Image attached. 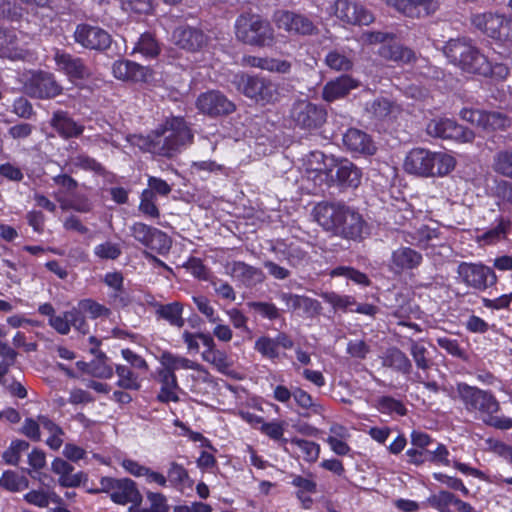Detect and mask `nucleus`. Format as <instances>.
Segmentation results:
<instances>
[{"instance_id":"60","label":"nucleus","mask_w":512,"mask_h":512,"mask_svg":"<svg viewBox=\"0 0 512 512\" xmlns=\"http://www.w3.org/2000/svg\"><path fill=\"white\" fill-rule=\"evenodd\" d=\"M432 476L434 480L445 485L450 490L459 491L464 497H468L470 495V490L465 486L462 479L449 476L442 472H435Z\"/></svg>"},{"instance_id":"47","label":"nucleus","mask_w":512,"mask_h":512,"mask_svg":"<svg viewBox=\"0 0 512 512\" xmlns=\"http://www.w3.org/2000/svg\"><path fill=\"white\" fill-rule=\"evenodd\" d=\"M329 275L331 277H346L357 285L368 287L371 284V280L367 274L351 266H337L333 268Z\"/></svg>"},{"instance_id":"7","label":"nucleus","mask_w":512,"mask_h":512,"mask_svg":"<svg viewBox=\"0 0 512 512\" xmlns=\"http://www.w3.org/2000/svg\"><path fill=\"white\" fill-rule=\"evenodd\" d=\"M404 168L406 172L418 176H444L455 168V160L445 153L414 148L407 154Z\"/></svg>"},{"instance_id":"26","label":"nucleus","mask_w":512,"mask_h":512,"mask_svg":"<svg viewBox=\"0 0 512 512\" xmlns=\"http://www.w3.org/2000/svg\"><path fill=\"white\" fill-rule=\"evenodd\" d=\"M334 13L342 22L351 25H368L373 21V15L366 8L349 0H336Z\"/></svg>"},{"instance_id":"4","label":"nucleus","mask_w":512,"mask_h":512,"mask_svg":"<svg viewBox=\"0 0 512 512\" xmlns=\"http://www.w3.org/2000/svg\"><path fill=\"white\" fill-rule=\"evenodd\" d=\"M411 447L405 452V461L409 465L422 467L426 464L450 466V452L447 446L437 442L431 435L420 430L410 433Z\"/></svg>"},{"instance_id":"38","label":"nucleus","mask_w":512,"mask_h":512,"mask_svg":"<svg viewBox=\"0 0 512 512\" xmlns=\"http://www.w3.org/2000/svg\"><path fill=\"white\" fill-rule=\"evenodd\" d=\"M379 54L384 59L397 64H408L415 60V53L412 49L396 43L382 45Z\"/></svg>"},{"instance_id":"64","label":"nucleus","mask_w":512,"mask_h":512,"mask_svg":"<svg viewBox=\"0 0 512 512\" xmlns=\"http://www.w3.org/2000/svg\"><path fill=\"white\" fill-rule=\"evenodd\" d=\"M183 267L200 281H207L209 279V269L201 258L190 256L183 264Z\"/></svg>"},{"instance_id":"59","label":"nucleus","mask_w":512,"mask_h":512,"mask_svg":"<svg viewBox=\"0 0 512 512\" xmlns=\"http://www.w3.org/2000/svg\"><path fill=\"white\" fill-rule=\"evenodd\" d=\"M247 305L263 319L274 321L280 318L279 308L272 302L252 301Z\"/></svg>"},{"instance_id":"36","label":"nucleus","mask_w":512,"mask_h":512,"mask_svg":"<svg viewBox=\"0 0 512 512\" xmlns=\"http://www.w3.org/2000/svg\"><path fill=\"white\" fill-rule=\"evenodd\" d=\"M460 117L471 124H480L485 120V122L493 128H504L507 122V118L499 112H489L483 115L479 110L472 108L461 109Z\"/></svg>"},{"instance_id":"49","label":"nucleus","mask_w":512,"mask_h":512,"mask_svg":"<svg viewBox=\"0 0 512 512\" xmlns=\"http://www.w3.org/2000/svg\"><path fill=\"white\" fill-rule=\"evenodd\" d=\"M290 443L298 448L304 461L314 463L319 458L321 448L318 443L299 437L291 438Z\"/></svg>"},{"instance_id":"33","label":"nucleus","mask_w":512,"mask_h":512,"mask_svg":"<svg viewBox=\"0 0 512 512\" xmlns=\"http://www.w3.org/2000/svg\"><path fill=\"white\" fill-rule=\"evenodd\" d=\"M166 476L168 487L177 491L183 492L194 486V480L190 476L188 469L176 461L169 462Z\"/></svg>"},{"instance_id":"44","label":"nucleus","mask_w":512,"mask_h":512,"mask_svg":"<svg viewBox=\"0 0 512 512\" xmlns=\"http://www.w3.org/2000/svg\"><path fill=\"white\" fill-rule=\"evenodd\" d=\"M492 168L497 174L512 179V147L496 152Z\"/></svg>"},{"instance_id":"31","label":"nucleus","mask_w":512,"mask_h":512,"mask_svg":"<svg viewBox=\"0 0 512 512\" xmlns=\"http://www.w3.org/2000/svg\"><path fill=\"white\" fill-rule=\"evenodd\" d=\"M382 365L402 375H410L413 370L412 362L398 347L387 348L381 356Z\"/></svg>"},{"instance_id":"22","label":"nucleus","mask_w":512,"mask_h":512,"mask_svg":"<svg viewBox=\"0 0 512 512\" xmlns=\"http://www.w3.org/2000/svg\"><path fill=\"white\" fill-rule=\"evenodd\" d=\"M427 504L438 512H481L452 491L439 490L427 498Z\"/></svg>"},{"instance_id":"53","label":"nucleus","mask_w":512,"mask_h":512,"mask_svg":"<svg viewBox=\"0 0 512 512\" xmlns=\"http://www.w3.org/2000/svg\"><path fill=\"white\" fill-rule=\"evenodd\" d=\"M182 340L185 343L187 350L190 353H198L199 352V341L202 342L204 347L211 346L213 343V336L209 333L196 332L192 333L185 330L182 333Z\"/></svg>"},{"instance_id":"37","label":"nucleus","mask_w":512,"mask_h":512,"mask_svg":"<svg viewBox=\"0 0 512 512\" xmlns=\"http://www.w3.org/2000/svg\"><path fill=\"white\" fill-rule=\"evenodd\" d=\"M202 358L222 374H228L233 365V361L227 352L225 350L218 349L214 340L212 345L207 346L202 352Z\"/></svg>"},{"instance_id":"50","label":"nucleus","mask_w":512,"mask_h":512,"mask_svg":"<svg viewBox=\"0 0 512 512\" xmlns=\"http://www.w3.org/2000/svg\"><path fill=\"white\" fill-rule=\"evenodd\" d=\"M377 409L382 414L405 416L408 412L405 404L392 396H381L377 399Z\"/></svg>"},{"instance_id":"42","label":"nucleus","mask_w":512,"mask_h":512,"mask_svg":"<svg viewBox=\"0 0 512 512\" xmlns=\"http://www.w3.org/2000/svg\"><path fill=\"white\" fill-rule=\"evenodd\" d=\"M134 51L140 53L146 59H155L161 53V46L153 33L144 32L140 35Z\"/></svg>"},{"instance_id":"8","label":"nucleus","mask_w":512,"mask_h":512,"mask_svg":"<svg viewBox=\"0 0 512 512\" xmlns=\"http://www.w3.org/2000/svg\"><path fill=\"white\" fill-rule=\"evenodd\" d=\"M444 54L450 63L463 72L480 75L487 70L488 57L466 37L450 39L444 46Z\"/></svg>"},{"instance_id":"35","label":"nucleus","mask_w":512,"mask_h":512,"mask_svg":"<svg viewBox=\"0 0 512 512\" xmlns=\"http://www.w3.org/2000/svg\"><path fill=\"white\" fill-rule=\"evenodd\" d=\"M155 314L158 319H163L167 321L171 326L182 328L185 324V319L183 318V310L184 307L182 303L178 301H174L167 304H162L156 302L154 304Z\"/></svg>"},{"instance_id":"5","label":"nucleus","mask_w":512,"mask_h":512,"mask_svg":"<svg viewBox=\"0 0 512 512\" xmlns=\"http://www.w3.org/2000/svg\"><path fill=\"white\" fill-rule=\"evenodd\" d=\"M235 36L241 43L257 47H272L276 43L275 29L271 21L261 14L242 12L234 24Z\"/></svg>"},{"instance_id":"19","label":"nucleus","mask_w":512,"mask_h":512,"mask_svg":"<svg viewBox=\"0 0 512 512\" xmlns=\"http://www.w3.org/2000/svg\"><path fill=\"white\" fill-rule=\"evenodd\" d=\"M73 36L77 44L89 50L105 51L112 43V37L105 29L88 23L78 24Z\"/></svg>"},{"instance_id":"54","label":"nucleus","mask_w":512,"mask_h":512,"mask_svg":"<svg viewBox=\"0 0 512 512\" xmlns=\"http://www.w3.org/2000/svg\"><path fill=\"white\" fill-rule=\"evenodd\" d=\"M138 210L146 217L159 218L160 210L157 206V197L153 195L152 190H143L140 195Z\"/></svg>"},{"instance_id":"62","label":"nucleus","mask_w":512,"mask_h":512,"mask_svg":"<svg viewBox=\"0 0 512 512\" xmlns=\"http://www.w3.org/2000/svg\"><path fill=\"white\" fill-rule=\"evenodd\" d=\"M511 226V222L508 219H504L503 217H499L497 219V225L483 233L482 239L488 243H494L498 240H500L502 237H506L509 233Z\"/></svg>"},{"instance_id":"1","label":"nucleus","mask_w":512,"mask_h":512,"mask_svg":"<svg viewBox=\"0 0 512 512\" xmlns=\"http://www.w3.org/2000/svg\"><path fill=\"white\" fill-rule=\"evenodd\" d=\"M313 211L318 224L335 236L361 241L370 234L369 225L363 216L343 203L320 202Z\"/></svg>"},{"instance_id":"51","label":"nucleus","mask_w":512,"mask_h":512,"mask_svg":"<svg viewBox=\"0 0 512 512\" xmlns=\"http://www.w3.org/2000/svg\"><path fill=\"white\" fill-rule=\"evenodd\" d=\"M89 373L100 379H110L113 376V367L108 363V358L104 352L99 351L96 358L89 364Z\"/></svg>"},{"instance_id":"48","label":"nucleus","mask_w":512,"mask_h":512,"mask_svg":"<svg viewBox=\"0 0 512 512\" xmlns=\"http://www.w3.org/2000/svg\"><path fill=\"white\" fill-rule=\"evenodd\" d=\"M28 486V479L12 470L4 471L0 477V487L9 492H18L27 489Z\"/></svg>"},{"instance_id":"6","label":"nucleus","mask_w":512,"mask_h":512,"mask_svg":"<svg viewBox=\"0 0 512 512\" xmlns=\"http://www.w3.org/2000/svg\"><path fill=\"white\" fill-rule=\"evenodd\" d=\"M159 362L161 368H158L157 380L161 384L160 391L157 395V400L161 403L178 402L179 396L177 390L180 389L176 371L180 369L184 370H196L199 364L196 362L170 351H163L160 355Z\"/></svg>"},{"instance_id":"15","label":"nucleus","mask_w":512,"mask_h":512,"mask_svg":"<svg viewBox=\"0 0 512 512\" xmlns=\"http://www.w3.org/2000/svg\"><path fill=\"white\" fill-rule=\"evenodd\" d=\"M195 106L200 114L217 119L236 111V104L219 90H209L198 95Z\"/></svg>"},{"instance_id":"57","label":"nucleus","mask_w":512,"mask_h":512,"mask_svg":"<svg viewBox=\"0 0 512 512\" xmlns=\"http://www.w3.org/2000/svg\"><path fill=\"white\" fill-rule=\"evenodd\" d=\"M285 422L280 420H274L271 422H265L259 427V431L265 436L269 437L274 441H279L281 445H286L288 442L287 438H284Z\"/></svg>"},{"instance_id":"16","label":"nucleus","mask_w":512,"mask_h":512,"mask_svg":"<svg viewBox=\"0 0 512 512\" xmlns=\"http://www.w3.org/2000/svg\"><path fill=\"white\" fill-rule=\"evenodd\" d=\"M131 235L136 241L146 248L164 255L169 252L172 240L164 231L147 225L143 222H135L130 227Z\"/></svg>"},{"instance_id":"27","label":"nucleus","mask_w":512,"mask_h":512,"mask_svg":"<svg viewBox=\"0 0 512 512\" xmlns=\"http://www.w3.org/2000/svg\"><path fill=\"white\" fill-rule=\"evenodd\" d=\"M342 141L345 148L353 154L371 156L377 150L372 137L357 128L347 129L343 134Z\"/></svg>"},{"instance_id":"55","label":"nucleus","mask_w":512,"mask_h":512,"mask_svg":"<svg viewBox=\"0 0 512 512\" xmlns=\"http://www.w3.org/2000/svg\"><path fill=\"white\" fill-rule=\"evenodd\" d=\"M30 444L21 439L12 440L9 447L3 452L2 458L6 464L18 465L21 454L27 451Z\"/></svg>"},{"instance_id":"58","label":"nucleus","mask_w":512,"mask_h":512,"mask_svg":"<svg viewBox=\"0 0 512 512\" xmlns=\"http://www.w3.org/2000/svg\"><path fill=\"white\" fill-rule=\"evenodd\" d=\"M78 306L82 311L88 314L91 319L109 317L111 314V310L108 307L91 298L80 300Z\"/></svg>"},{"instance_id":"41","label":"nucleus","mask_w":512,"mask_h":512,"mask_svg":"<svg viewBox=\"0 0 512 512\" xmlns=\"http://www.w3.org/2000/svg\"><path fill=\"white\" fill-rule=\"evenodd\" d=\"M115 373L118 377L116 385L123 390L138 391L141 388L139 375L127 365L117 364Z\"/></svg>"},{"instance_id":"43","label":"nucleus","mask_w":512,"mask_h":512,"mask_svg":"<svg viewBox=\"0 0 512 512\" xmlns=\"http://www.w3.org/2000/svg\"><path fill=\"white\" fill-rule=\"evenodd\" d=\"M325 64L334 71L348 72L353 68V60L338 49L330 50L324 59Z\"/></svg>"},{"instance_id":"28","label":"nucleus","mask_w":512,"mask_h":512,"mask_svg":"<svg viewBox=\"0 0 512 512\" xmlns=\"http://www.w3.org/2000/svg\"><path fill=\"white\" fill-rule=\"evenodd\" d=\"M359 87V81L348 74H342L328 81L322 89V99L328 103L346 97Z\"/></svg>"},{"instance_id":"10","label":"nucleus","mask_w":512,"mask_h":512,"mask_svg":"<svg viewBox=\"0 0 512 512\" xmlns=\"http://www.w3.org/2000/svg\"><path fill=\"white\" fill-rule=\"evenodd\" d=\"M328 112L325 105L308 99L296 100L289 111V118L295 127L313 133L326 123Z\"/></svg>"},{"instance_id":"21","label":"nucleus","mask_w":512,"mask_h":512,"mask_svg":"<svg viewBox=\"0 0 512 512\" xmlns=\"http://www.w3.org/2000/svg\"><path fill=\"white\" fill-rule=\"evenodd\" d=\"M54 61L57 71L63 73L73 83L86 80L91 76L90 69L81 57L72 55L64 50H56Z\"/></svg>"},{"instance_id":"17","label":"nucleus","mask_w":512,"mask_h":512,"mask_svg":"<svg viewBox=\"0 0 512 512\" xmlns=\"http://www.w3.org/2000/svg\"><path fill=\"white\" fill-rule=\"evenodd\" d=\"M114 78L122 82L149 85L154 81L155 72L149 66L141 65L129 59H118L112 64Z\"/></svg>"},{"instance_id":"39","label":"nucleus","mask_w":512,"mask_h":512,"mask_svg":"<svg viewBox=\"0 0 512 512\" xmlns=\"http://www.w3.org/2000/svg\"><path fill=\"white\" fill-rule=\"evenodd\" d=\"M146 504L130 505L128 512H169V505L167 498L160 492H146Z\"/></svg>"},{"instance_id":"32","label":"nucleus","mask_w":512,"mask_h":512,"mask_svg":"<svg viewBox=\"0 0 512 512\" xmlns=\"http://www.w3.org/2000/svg\"><path fill=\"white\" fill-rule=\"evenodd\" d=\"M51 469L59 476L58 481L62 487H78L82 480L87 478V475L82 471L73 474L74 467L60 457H56L52 461Z\"/></svg>"},{"instance_id":"61","label":"nucleus","mask_w":512,"mask_h":512,"mask_svg":"<svg viewBox=\"0 0 512 512\" xmlns=\"http://www.w3.org/2000/svg\"><path fill=\"white\" fill-rule=\"evenodd\" d=\"M293 399L296 405L304 410H312L315 414L323 410L322 405L314 403L312 396L300 387L293 389Z\"/></svg>"},{"instance_id":"12","label":"nucleus","mask_w":512,"mask_h":512,"mask_svg":"<svg viewBox=\"0 0 512 512\" xmlns=\"http://www.w3.org/2000/svg\"><path fill=\"white\" fill-rule=\"evenodd\" d=\"M96 493H107L111 501L118 505L142 504L143 496L138 489L137 483L130 478H114L103 476L100 479V488Z\"/></svg>"},{"instance_id":"14","label":"nucleus","mask_w":512,"mask_h":512,"mask_svg":"<svg viewBox=\"0 0 512 512\" xmlns=\"http://www.w3.org/2000/svg\"><path fill=\"white\" fill-rule=\"evenodd\" d=\"M279 30L291 36H312L318 33L316 24L306 15L291 10H276L272 16Z\"/></svg>"},{"instance_id":"2","label":"nucleus","mask_w":512,"mask_h":512,"mask_svg":"<svg viewBox=\"0 0 512 512\" xmlns=\"http://www.w3.org/2000/svg\"><path fill=\"white\" fill-rule=\"evenodd\" d=\"M143 149L153 155L172 158L181 148L192 143L194 135L183 117H171L147 136H140Z\"/></svg>"},{"instance_id":"11","label":"nucleus","mask_w":512,"mask_h":512,"mask_svg":"<svg viewBox=\"0 0 512 512\" xmlns=\"http://www.w3.org/2000/svg\"><path fill=\"white\" fill-rule=\"evenodd\" d=\"M238 88L244 96L260 105L274 104L280 97L279 84L259 74L241 75Z\"/></svg>"},{"instance_id":"40","label":"nucleus","mask_w":512,"mask_h":512,"mask_svg":"<svg viewBox=\"0 0 512 512\" xmlns=\"http://www.w3.org/2000/svg\"><path fill=\"white\" fill-rule=\"evenodd\" d=\"M38 421L44 430H46L50 436L46 440L48 447L54 451H57L63 445L64 430L61 426L55 423L48 415H38Z\"/></svg>"},{"instance_id":"30","label":"nucleus","mask_w":512,"mask_h":512,"mask_svg":"<svg viewBox=\"0 0 512 512\" xmlns=\"http://www.w3.org/2000/svg\"><path fill=\"white\" fill-rule=\"evenodd\" d=\"M50 125L56 130L61 138H76L84 132V126L77 123L68 112L58 110L53 113Z\"/></svg>"},{"instance_id":"25","label":"nucleus","mask_w":512,"mask_h":512,"mask_svg":"<svg viewBox=\"0 0 512 512\" xmlns=\"http://www.w3.org/2000/svg\"><path fill=\"white\" fill-rule=\"evenodd\" d=\"M290 350L294 347L293 339L285 332H279L274 338L263 335L256 339L254 349L265 359L275 361L280 357L279 348Z\"/></svg>"},{"instance_id":"9","label":"nucleus","mask_w":512,"mask_h":512,"mask_svg":"<svg viewBox=\"0 0 512 512\" xmlns=\"http://www.w3.org/2000/svg\"><path fill=\"white\" fill-rule=\"evenodd\" d=\"M470 21L477 31L495 42H512V17L496 12H483L473 14Z\"/></svg>"},{"instance_id":"24","label":"nucleus","mask_w":512,"mask_h":512,"mask_svg":"<svg viewBox=\"0 0 512 512\" xmlns=\"http://www.w3.org/2000/svg\"><path fill=\"white\" fill-rule=\"evenodd\" d=\"M172 38L175 45L190 52L201 50L207 42L202 29L188 24L177 26L172 32Z\"/></svg>"},{"instance_id":"46","label":"nucleus","mask_w":512,"mask_h":512,"mask_svg":"<svg viewBox=\"0 0 512 512\" xmlns=\"http://www.w3.org/2000/svg\"><path fill=\"white\" fill-rule=\"evenodd\" d=\"M321 298L324 302L332 306L335 311L347 312L353 311L352 306L356 305V299L351 295H341L334 291L323 292Z\"/></svg>"},{"instance_id":"34","label":"nucleus","mask_w":512,"mask_h":512,"mask_svg":"<svg viewBox=\"0 0 512 512\" xmlns=\"http://www.w3.org/2000/svg\"><path fill=\"white\" fill-rule=\"evenodd\" d=\"M290 483L296 488L295 495L302 508L310 509L313 505L311 495L317 492V483L312 478H306L302 475H292Z\"/></svg>"},{"instance_id":"45","label":"nucleus","mask_w":512,"mask_h":512,"mask_svg":"<svg viewBox=\"0 0 512 512\" xmlns=\"http://www.w3.org/2000/svg\"><path fill=\"white\" fill-rule=\"evenodd\" d=\"M18 38L15 30L0 27V52L3 57L16 58Z\"/></svg>"},{"instance_id":"52","label":"nucleus","mask_w":512,"mask_h":512,"mask_svg":"<svg viewBox=\"0 0 512 512\" xmlns=\"http://www.w3.org/2000/svg\"><path fill=\"white\" fill-rule=\"evenodd\" d=\"M410 354L418 369L417 372L426 373L432 367L433 363L427 357L428 350L424 345L413 340L410 345Z\"/></svg>"},{"instance_id":"3","label":"nucleus","mask_w":512,"mask_h":512,"mask_svg":"<svg viewBox=\"0 0 512 512\" xmlns=\"http://www.w3.org/2000/svg\"><path fill=\"white\" fill-rule=\"evenodd\" d=\"M456 391L466 412L480 419L485 425L500 430L512 428V418L498 415L500 403L491 391L465 382L457 383Z\"/></svg>"},{"instance_id":"23","label":"nucleus","mask_w":512,"mask_h":512,"mask_svg":"<svg viewBox=\"0 0 512 512\" xmlns=\"http://www.w3.org/2000/svg\"><path fill=\"white\" fill-rule=\"evenodd\" d=\"M423 263V255L409 247L400 246L391 253L389 270L396 275L417 270Z\"/></svg>"},{"instance_id":"20","label":"nucleus","mask_w":512,"mask_h":512,"mask_svg":"<svg viewBox=\"0 0 512 512\" xmlns=\"http://www.w3.org/2000/svg\"><path fill=\"white\" fill-rule=\"evenodd\" d=\"M427 133L433 137L456 140L459 142H471L475 138V134L472 130L448 118L431 120L427 125Z\"/></svg>"},{"instance_id":"63","label":"nucleus","mask_w":512,"mask_h":512,"mask_svg":"<svg viewBox=\"0 0 512 512\" xmlns=\"http://www.w3.org/2000/svg\"><path fill=\"white\" fill-rule=\"evenodd\" d=\"M415 239L417 240V245L421 249H428L431 246H434L431 242L434 239H438L441 235V232L438 228H432L428 225H422L416 231Z\"/></svg>"},{"instance_id":"13","label":"nucleus","mask_w":512,"mask_h":512,"mask_svg":"<svg viewBox=\"0 0 512 512\" xmlns=\"http://www.w3.org/2000/svg\"><path fill=\"white\" fill-rule=\"evenodd\" d=\"M457 274L463 284L479 292L495 286L498 281L495 271L482 263L461 262Z\"/></svg>"},{"instance_id":"18","label":"nucleus","mask_w":512,"mask_h":512,"mask_svg":"<svg viewBox=\"0 0 512 512\" xmlns=\"http://www.w3.org/2000/svg\"><path fill=\"white\" fill-rule=\"evenodd\" d=\"M25 92L32 98L52 99L62 94L63 87L54 74L39 70L34 72L25 83Z\"/></svg>"},{"instance_id":"56","label":"nucleus","mask_w":512,"mask_h":512,"mask_svg":"<svg viewBox=\"0 0 512 512\" xmlns=\"http://www.w3.org/2000/svg\"><path fill=\"white\" fill-rule=\"evenodd\" d=\"M17 352L7 343L0 340V384L4 383V378L9 372L11 366L14 365Z\"/></svg>"},{"instance_id":"29","label":"nucleus","mask_w":512,"mask_h":512,"mask_svg":"<svg viewBox=\"0 0 512 512\" xmlns=\"http://www.w3.org/2000/svg\"><path fill=\"white\" fill-rule=\"evenodd\" d=\"M361 170L348 159H341L335 164L334 179L341 188H357L361 183Z\"/></svg>"}]
</instances>
